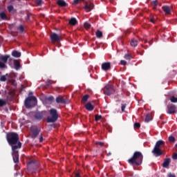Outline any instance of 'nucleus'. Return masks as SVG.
I'll return each instance as SVG.
<instances>
[{
	"mask_svg": "<svg viewBox=\"0 0 177 177\" xmlns=\"http://www.w3.org/2000/svg\"><path fill=\"white\" fill-rule=\"evenodd\" d=\"M104 95H107V96H110V95H113L114 92H115V90L114 89V87L111 85H107L104 88Z\"/></svg>",
	"mask_w": 177,
	"mask_h": 177,
	"instance_id": "0eeeda50",
	"label": "nucleus"
},
{
	"mask_svg": "<svg viewBox=\"0 0 177 177\" xmlns=\"http://www.w3.org/2000/svg\"><path fill=\"white\" fill-rule=\"evenodd\" d=\"M8 59H10V55H5L0 56V60L1 63H3L6 66V63L8 62Z\"/></svg>",
	"mask_w": 177,
	"mask_h": 177,
	"instance_id": "4468645a",
	"label": "nucleus"
},
{
	"mask_svg": "<svg viewBox=\"0 0 177 177\" xmlns=\"http://www.w3.org/2000/svg\"><path fill=\"white\" fill-rule=\"evenodd\" d=\"M77 23H78V21H77V19L74 17L71 18L68 21V24H70V26H75Z\"/></svg>",
	"mask_w": 177,
	"mask_h": 177,
	"instance_id": "aec40b11",
	"label": "nucleus"
},
{
	"mask_svg": "<svg viewBox=\"0 0 177 177\" xmlns=\"http://www.w3.org/2000/svg\"><path fill=\"white\" fill-rule=\"evenodd\" d=\"M167 114H174V113H176V106L174 104L167 105Z\"/></svg>",
	"mask_w": 177,
	"mask_h": 177,
	"instance_id": "1a4fd4ad",
	"label": "nucleus"
},
{
	"mask_svg": "<svg viewBox=\"0 0 177 177\" xmlns=\"http://www.w3.org/2000/svg\"><path fill=\"white\" fill-rule=\"evenodd\" d=\"M156 19H157V17H151L150 19H149V21L151 22V23H152L153 24H156Z\"/></svg>",
	"mask_w": 177,
	"mask_h": 177,
	"instance_id": "72a5a7b5",
	"label": "nucleus"
},
{
	"mask_svg": "<svg viewBox=\"0 0 177 177\" xmlns=\"http://www.w3.org/2000/svg\"><path fill=\"white\" fill-rule=\"evenodd\" d=\"M95 145L97 146H100V147H103V146H104V142H96Z\"/></svg>",
	"mask_w": 177,
	"mask_h": 177,
	"instance_id": "e433bc0d",
	"label": "nucleus"
},
{
	"mask_svg": "<svg viewBox=\"0 0 177 177\" xmlns=\"http://www.w3.org/2000/svg\"><path fill=\"white\" fill-rule=\"evenodd\" d=\"M169 164H171V158H166L162 163L163 168H168V167H169Z\"/></svg>",
	"mask_w": 177,
	"mask_h": 177,
	"instance_id": "f3484780",
	"label": "nucleus"
},
{
	"mask_svg": "<svg viewBox=\"0 0 177 177\" xmlns=\"http://www.w3.org/2000/svg\"><path fill=\"white\" fill-rule=\"evenodd\" d=\"M75 177H81V174H80V173H78V172H76L75 174Z\"/></svg>",
	"mask_w": 177,
	"mask_h": 177,
	"instance_id": "603ef678",
	"label": "nucleus"
},
{
	"mask_svg": "<svg viewBox=\"0 0 177 177\" xmlns=\"http://www.w3.org/2000/svg\"><path fill=\"white\" fill-rule=\"evenodd\" d=\"M164 145H165V142L162 140H159L156 142L155 147L152 150V153L155 157H161V156H163L164 151L161 150V147H163Z\"/></svg>",
	"mask_w": 177,
	"mask_h": 177,
	"instance_id": "7ed1b4c3",
	"label": "nucleus"
},
{
	"mask_svg": "<svg viewBox=\"0 0 177 177\" xmlns=\"http://www.w3.org/2000/svg\"><path fill=\"white\" fill-rule=\"evenodd\" d=\"M130 45L131 46H138V41L135 39H132L131 42H130Z\"/></svg>",
	"mask_w": 177,
	"mask_h": 177,
	"instance_id": "393cba45",
	"label": "nucleus"
},
{
	"mask_svg": "<svg viewBox=\"0 0 177 177\" xmlns=\"http://www.w3.org/2000/svg\"><path fill=\"white\" fill-rule=\"evenodd\" d=\"M147 42V40H145V43L146 44Z\"/></svg>",
	"mask_w": 177,
	"mask_h": 177,
	"instance_id": "680f3d73",
	"label": "nucleus"
},
{
	"mask_svg": "<svg viewBox=\"0 0 177 177\" xmlns=\"http://www.w3.org/2000/svg\"><path fill=\"white\" fill-rule=\"evenodd\" d=\"M162 10L166 13V15H169L171 13V8L168 6H164L162 7Z\"/></svg>",
	"mask_w": 177,
	"mask_h": 177,
	"instance_id": "6ab92c4d",
	"label": "nucleus"
},
{
	"mask_svg": "<svg viewBox=\"0 0 177 177\" xmlns=\"http://www.w3.org/2000/svg\"><path fill=\"white\" fill-rule=\"evenodd\" d=\"M57 5L61 6V8H66L68 4L64 1V0H57Z\"/></svg>",
	"mask_w": 177,
	"mask_h": 177,
	"instance_id": "dca6fc26",
	"label": "nucleus"
},
{
	"mask_svg": "<svg viewBox=\"0 0 177 177\" xmlns=\"http://www.w3.org/2000/svg\"><path fill=\"white\" fill-rule=\"evenodd\" d=\"M95 35L97 38H103V32L102 31L97 30L95 32Z\"/></svg>",
	"mask_w": 177,
	"mask_h": 177,
	"instance_id": "b1692460",
	"label": "nucleus"
},
{
	"mask_svg": "<svg viewBox=\"0 0 177 177\" xmlns=\"http://www.w3.org/2000/svg\"><path fill=\"white\" fill-rule=\"evenodd\" d=\"M19 30H20V31L23 32V25H21L19 26Z\"/></svg>",
	"mask_w": 177,
	"mask_h": 177,
	"instance_id": "864d4df0",
	"label": "nucleus"
},
{
	"mask_svg": "<svg viewBox=\"0 0 177 177\" xmlns=\"http://www.w3.org/2000/svg\"><path fill=\"white\" fill-rule=\"evenodd\" d=\"M0 81L1 82H5V81H6V77H5V75H1L0 77Z\"/></svg>",
	"mask_w": 177,
	"mask_h": 177,
	"instance_id": "4c0bfd02",
	"label": "nucleus"
},
{
	"mask_svg": "<svg viewBox=\"0 0 177 177\" xmlns=\"http://www.w3.org/2000/svg\"><path fill=\"white\" fill-rule=\"evenodd\" d=\"M12 60H13V59L10 58V61L12 62Z\"/></svg>",
	"mask_w": 177,
	"mask_h": 177,
	"instance_id": "052dcab7",
	"label": "nucleus"
},
{
	"mask_svg": "<svg viewBox=\"0 0 177 177\" xmlns=\"http://www.w3.org/2000/svg\"><path fill=\"white\" fill-rule=\"evenodd\" d=\"M110 156H111V152H109V153H107V156H108V157Z\"/></svg>",
	"mask_w": 177,
	"mask_h": 177,
	"instance_id": "6e6d98bb",
	"label": "nucleus"
},
{
	"mask_svg": "<svg viewBox=\"0 0 177 177\" xmlns=\"http://www.w3.org/2000/svg\"><path fill=\"white\" fill-rule=\"evenodd\" d=\"M23 31H24V27L23 28Z\"/></svg>",
	"mask_w": 177,
	"mask_h": 177,
	"instance_id": "e2e57ef3",
	"label": "nucleus"
},
{
	"mask_svg": "<svg viewBox=\"0 0 177 177\" xmlns=\"http://www.w3.org/2000/svg\"><path fill=\"white\" fill-rule=\"evenodd\" d=\"M95 121H100V120H102V115H95Z\"/></svg>",
	"mask_w": 177,
	"mask_h": 177,
	"instance_id": "f704fd0d",
	"label": "nucleus"
},
{
	"mask_svg": "<svg viewBox=\"0 0 177 177\" xmlns=\"http://www.w3.org/2000/svg\"><path fill=\"white\" fill-rule=\"evenodd\" d=\"M50 115L47 117V122H56L57 121V118H59V113H57V110L55 109H51L49 111Z\"/></svg>",
	"mask_w": 177,
	"mask_h": 177,
	"instance_id": "39448f33",
	"label": "nucleus"
},
{
	"mask_svg": "<svg viewBox=\"0 0 177 177\" xmlns=\"http://www.w3.org/2000/svg\"><path fill=\"white\" fill-rule=\"evenodd\" d=\"M19 168H20L17 165H15V169H18Z\"/></svg>",
	"mask_w": 177,
	"mask_h": 177,
	"instance_id": "5fc2aeb1",
	"label": "nucleus"
},
{
	"mask_svg": "<svg viewBox=\"0 0 177 177\" xmlns=\"http://www.w3.org/2000/svg\"><path fill=\"white\" fill-rule=\"evenodd\" d=\"M11 99H13V96H11Z\"/></svg>",
	"mask_w": 177,
	"mask_h": 177,
	"instance_id": "0e129e2a",
	"label": "nucleus"
},
{
	"mask_svg": "<svg viewBox=\"0 0 177 177\" xmlns=\"http://www.w3.org/2000/svg\"><path fill=\"white\" fill-rule=\"evenodd\" d=\"M168 177H176V176H175V174H171V173H169V174H168Z\"/></svg>",
	"mask_w": 177,
	"mask_h": 177,
	"instance_id": "3c124183",
	"label": "nucleus"
},
{
	"mask_svg": "<svg viewBox=\"0 0 177 177\" xmlns=\"http://www.w3.org/2000/svg\"><path fill=\"white\" fill-rule=\"evenodd\" d=\"M85 109L86 110H88V111H93V109H95V106H93V105H92V104H91V102H88L85 105Z\"/></svg>",
	"mask_w": 177,
	"mask_h": 177,
	"instance_id": "a211bd4d",
	"label": "nucleus"
},
{
	"mask_svg": "<svg viewBox=\"0 0 177 177\" xmlns=\"http://www.w3.org/2000/svg\"><path fill=\"white\" fill-rule=\"evenodd\" d=\"M150 121H151V115L148 113L145 117V122H150Z\"/></svg>",
	"mask_w": 177,
	"mask_h": 177,
	"instance_id": "a878e982",
	"label": "nucleus"
},
{
	"mask_svg": "<svg viewBox=\"0 0 177 177\" xmlns=\"http://www.w3.org/2000/svg\"><path fill=\"white\" fill-rule=\"evenodd\" d=\"M84 27L88 29V28H91V24L89 23H84Z\"/></svg>",
	"mask_w": 177,
	"mask_h": 177,
	"instance_id": "a19ab883",
	"label": "nucleus"
},
{
	"mask_svg": "<svg viewBox=\"0 0 177 177\" xmlns=\"http://www.w3.org/2000/svg\"><path fill=\"white\" fill-rule=\"evenodd\" d=\"M0 17L1 20H8V15H6V13H5V12H0Z\"/></svg>",
	"mask_w": 177,
	"mask_h": 177,
	"instance_id": "5701e85b",
	"label": "nucleus"
},
{
	"mask_svg": "<svg viewBox=\"0 0 177 177\" xmlns=\"http://www.w3.org/2000/svg\"><path fill=\"white\" fill-rule=\"evenodd\" d=\"M12 56H13V57H20L21 56V53L17 50H13L12 52Z\"/></svg>",
	"mask_w": 177,
	"mask_h": 177,
	"instance_id": "412c9836",
	"label": "nucleus"
},
{
	"mask_svg": "<svg viewBox=\"0 0 177 177\" xmlns=\"http://www.w3.org/2000/svg\"><path fill=\"white\" fill-rule=\"evenodd\" d=\"M111 68V63L110 62H104L102 64V69L104 71H109Z\"/></svg>",
	"mask_w": 177,
	"mask_h": 177,
	"instance_id": "f8f14e48",
	"label": "nucleus"
},
{
	"mask_svg": "<svg viewBox=\"0 0 177 177\" xmlns=\"http://www.w3.org/2000/svg\"><path fill=\"white\" fill-rule=\"evenodd\" d=\"M40 143H42L44 142V137H42V134L40 135V138L39 139Z\"/></svg>",
	"mask_w": 177,
	"mask_h": 177,
	"instance_id": "09e8293b",
	"label": "nucleus"
},
{
	"mask_svg": "<svg viewBox=\"0 0 177 177\" xmlns=\"http://www.w3.org/2000/svg\"><path fill=\"white\" fill-rule=\"evenodd\" d=\"M169 140L170 141V142H171L172 143H174V142H175V137H174V136H169Z\"/></svg>",
	"mask_w": 177,
	"mask_h": 177,
	"instance_id": "ea45409f",
	"label": "nucleus"
},
{
	"mask_svg": "<svg viewBox=\"0 0 177 177\" xmlns=\"http://www.w3.org/2000/svg\"><path fill=\"white\" fill-rule=\"evenodd\" d=\"M31 132H32V139H35V138H37V136L39 135V132H41V129H39L38 127H32Z\"/></svg>",
	"mask_w": 177,
	"mask_h": 177,
	"instance_id": "9d476101",
	"label": "nucleus"
},
{
	"mask_svg": "<svg viewBox=\"0 0 177 177\" xmlns=\"http://www.w3.org/2000/svg\"><path fill=\"white\" fill-rule=\"evenodd\" d=\"M124 58L126 59V60H132V56L129 54H126L124 55Z\"/></svg>",
	"mask_w": 177,
	"mask_h": 177,
	"instance_id": "473e14b6",
	"label": "nucleus"
},
{
	"mask_svg": "<svg viewBox=\"0 0 177 177\" xmlns=\"http://www.w3.org/2000/svg\"><path fill=\"white\" fill-rule=\"evenodd\" d=\"M34 118L38 121H41L44 118V114L42 112H36L34 115Z\"/></svg>",
	"mask_w": 177,
	"mask_h": 177,
	"instance_id": "2eb2a0df",
	"label": "nucleus"
},
{
	"mask_svg": "<svg viewBox=\"0 0 177 177\" xmlns=\"http://www.w3.org/2000/svg\"><path fill=\"white\" fill-rule=\"evenodd\" d=\"M172 158H173V160H177V153H174Z\"/></svg>",
	"mask_w": 177,
	"mask_h": 177,
	"instance_id": "8fccbe9b",
	"label": "nucleus"
},
{
	"mask_svg": "<svg viewBox=\"0 0 177 177\" xmlns=\"http://www.w3.org/2000/svg\"><path fill=\"white\" fill-rule=\"evenodd\" d=\"M27 86H30V83H28V82H27L26 80H24L23 89H24V88H27Z\"/></svg>",
	"mask_w": 177,
	"mask_h": 177,
	"instance_id": "c9c22d12",
	"label": "nucleus"
},
{
	"mask_svg": "<svg viewBox=\"0 0 177 177\" xmlns=\"http://www.w3.org/2000/svg\"><path fill=\"white\" fill-rule=\"evenodd\" d=\"M80 2H84V0H74V3L75 5H78V3H80Z\"/></svg>",
	"mask_w": 177,
	"mask_h": 177,
	"instance_id": "c03bdc74",
	"label": "nucleus"
},
{
	"mask_svg": "<svg viewBox=\"0 0 177 177\" xmlns=\"http://www.w3.org/2000/svg\"><path fill=\"white\" fill-rule=\"evenodd\" d=\"M55 100L58 104H68V101L64 98L63 96L57 97Z\"/></svg>",
	"mask_w": 177,
	"mask_h": 177,
	"instance_id": "9b49d317",
	"label": "nucleus"
},
{
	"mask_svg": "<svg viewBox=\"0 0 177 177\" xmlns=\"http://www.w3.org/2000/svg\"><path fill=\"white\" fill-rule=\"evenodd\" d=\"M120 64H122V66H127V62L125 60H121Z\"/></svg>",
	"mask_w": 177,
	"mask_h": 177,
	"instance_id": "49530a36",
	"label": "nucleus"
},
{
	"mask_svg": "<svg viewBox=\"0 0 177 177\" xmlns=\"http://www.w3.org/2000/svg\"><path fill=\"white\" fill-rule=\"evenodd\" d=\"M14 66L15 70H19L20 68V62L18 60L13 59Z\"/></svg>",
	"mask_w": 177,
	"mask_h": 177,
	"instance_id": "4be33fe9",
	"label": "nucleus"
},
{
	"mask_svg": "<svg viewBox=\"0 0 177 177\" xmlns=\"http://www.w3.org/2000/svg\"><path fill=\"white\" fill-rule=\"evenodd\" d=\"M35 3L37 6H41L44 5V1L42 0H35Z\"/></svg>",
	"mask_w": 177,
	"mask_h": 177,
	"instance_id": "bb28decb",
	"label": "nucleus"
},
{
	"mask_svg": "<svg viewBox=\"0 0 177 177\" xmlns=\"http://www.w3.org/2000/svg\"><path fill=\"white\" fill-rule=\"evenodd\" d=\"M30 17H31V13L26 12V17H25V20L27 23H30Z\"/></svg>",
	"mask_w": 177,
	"mask_h": 177,
	"instance_id": "c85d7f7f",
	"label": "nucleus"
},
{
	"mask_svg": "<svg viewBox=\"0 0 177 177\" xmlns=\"http://www.w3.org/2000/svg\"><path fill=\"white\" fill-rule=\"evenodd\" d=\"M28 95H29V96H31V95H32V92H29V93H28Z\"/></svg>",
	"mask_w": 177,
	"mask_h": 177,
	"instance_id": "4d7b16f0",
	"label": "nucleus"
},
{
	"mask_svg": "<svg viewBox=\"0 0 177 177\" xmlns=\"http://www.w3.org/2000/svg\"><path fill=\"white\" fill-rule=\"evenodd\" d=\"M128 162L131 165H136L137 167L142 165L143 162V153L140 151H135L133 156L128 160Z\"/></svg>",
	"mask_w": 177,
	"mask_h": 177,
	"instance_id": "f03ea898",
	"label": "nucleus"
},
{
	"mask_svg": "<svg viewBox=\"0 0 177 177\" xmlns=\"http://www.w3.org/2000/svg\"><path fill=\"white\" fill-rule=\"evenodd\" d=\"M6 67V65L0 61V68H5Z\"/></svg>",
	"mask_w": 177,
	"mask_h": 177,
	"instance_id": "37998d69",
	"label": "nucleus"
},
{
	"mask_svg": "<svg viewBox=\"0 0 177 177\" xmlns=\"http://www.w3.org/2000/svg\"><path fill=\"white\" fill-rule=\"evenodd\" d=\"M170 102H171V103H177V97H175L174 95H171L170 97Z\"/></svg>",
	"mask_w": 177,
	"mask_h": 177,
	"instance_id": "cd10ccee",
	"label": "nucleus"
},
{
	"mask_svg": "<svg viewBox=\"0 0 177 177\" xmlns=\"http://www.w3.org/2000/svg\"><path fill=\"white\" fill-rule=\"evenodd\" d=\"M127 107V104H122L121 109H122V111H125V108Z\"/></svg>",
	"mask_w": 177,
	"mask_h": 177,
	"instance_id": "de8ad7c7",
	"label": "nucleus"
},
{
	"mask_svg": "<svg viewBox=\"0 0 177 177\" xmlns=\"http://www.w3.org/2000/svg\"><path fill=\"white\" fill-rule=\"evenodd\" d=\"M7 9H8V12L10 13H11V12H13L15 10V7H13V6L10 5L7 7Z\"/></svg>",
	"mask_w": 177,
	"mask_h": 177,
	"instance_id": "7c9ffc66",
	"label": "nucleus"
},
{
	"mask_svg": "<svg viewBox=\"0 0 177 177\" xmlns=\"http://www.w3.org/2000/svg\"><path fill=\"white\" fill-rule=\"evenodd\" d=\"M37 104H38V100H37V97L35 96H29L24 102V105L26 109H34Z\"/></svg>",
	"mask_w": 177,
	"mask_h": 177,
	"instance_id": "20e7f679",
	"label": "nucleus"
},
{
	"mask_svg": "<svg viewBox=\"0 0 177 177\" xmlns=\"http://www.w3.org/2000/svg\"><path fill=\"white\" fill-rule=\"evenodd\" d=\"M95 7V5L92 3H86L85 6H84V10L86 12H91V10H93V8Z\"/></svg>",
	"mask_w": 177,
	"mask_h": 177,
	"instance_id": "ddd939ff",
	"label": "nucleus"
},
{
	"mask_svg": "<svg viewBox=\"0 0 177 177\" xmlns=\"http://www.w3.org/2000/svg\"><path fill=\"white\" fill-rule=\"evenodd\" d=\"M50 37L53 42H60V39H62V37L55 32H52Z\"/></svg>",
	"mask_w": 177,
	"mask_h": 177,
	"instance_id": "6e6552de",
	"label": "nucleus"
},
{
	"mask_svg": "<svg viewBox=\"0 0 177 177\" xmlns=\"http://www.w3.org/2000/svg\"><path fill=\"white\" fill-rule=\"evenodd\" d=\"M151 4H152L153 6H154V7L158 6V1H157V0L153 1L151 2Z\"/></svg>",
	"mask_w": 177,
	"mask_h": 177,
	"instance_id": "58836bf2",
	"label": "nucleus"
},
{
	"mask_svg": "<svg viewBox=\"0 0 177 177\" xmlns=\"http://www.w3.org/2000/svg\"><path fill=\"white\" fill-rule=\"evenodd\" d=\"M21 91H23V85H21Z\"/></svg>",
	"mask_w": 177,
	"mask_h": 177,
	"instance_id": "bf43d9fd",
	"label": "nucleus"
},
{
	"mask_svg": "<svg viewBox=\"0 0 177 177\" xmlns=\"http://www.w3.org/2000/svg\"><path fill=\"white\" fill-rule=\"evenodd\" d=\"M6 140L11 147L12 156L14 162H19V150L21 149V142L19 134L16 132H8L6 136Z\"/></svg>",
	"mask_w": 177,
	"mask_h": 177,
	"instance_id": "f257e3e1",
	"label": "nucleus"
},
{
	"mask_svg": "<svg viewBox=\"0 0 177 177\" xmlns=\"http://www.w3.org/2000/svg\"><path fill=\"white\" fill-rule=\"evenodd\" d=\"M0 95H1V92H0Z\"/></svg>",
	"mask_w": 177,
	"mask_h": 177,
	"instance_id": "69168bd1",
	"label": "nucleus"
},
{
	"mask_svg": "<svg viewBox=\"0 0 177 177\" xmlns=\"http://www.w3.org/2000/svg\"><path fill=\"white\" fill-rule=\"evenodd\" d=\"M50 81H48V82H47V85H50Z\"/></svg>",
	"mask_w": 177,
	"mask_h": 177,
	"instance_id": "13d9d810",
	"label": "nucleus"
},
{
	"mask_svg": "<svg viewBox=\"0 0 177 177\" xmlns=\"http://www.w3.org/2000/svg\"><path fill=\"white\" fill-rule=\"evenodd\" d=\"M38 167V163L37 162V160L34 159H29L27 162V169L29 171H35Z\"/></svg>",
	"mask_w": 177,
	"mask_h": 177,
	"instance_id": "423d86ee",
	"label": "nucleus"
},
{
	"mask_svg": "<svg viewBox=\"0 0 177 177\" xmlns=\"http://www.w3.org/2000/svg\"><path fill=\"white\" fill-rule=\"evenodd\" d=\"M88 99H89V95H85L82 98V102H88Z\"/></svg>",
	"mask_w": 177,
	"mask_h": 177,
	"instance_id": "2f4dec72",
	"label": "nucleus"
},
{
	"mask_svg": "<svg viewBox=\"0 0 177 177\" xmlns=\"http://www.w3.org/2000/svg\"><path fill=\"white\" fill-rule=\"evenodd\" d=\"M134 127H135L136 128H137V129L140 128V123H139V122H136V123L134 124Z\"/></svg>",
	"mask_w": 177,
	"mask_h": 177,
	"instance_id": "a18cd8bd",
	"label": "nucleus"
},
{
	"mask_svg": "<svg viewBox=\"0 0 177 177\" xmlns=\"http://www.w3.org/2000/svg\"><path fill=\"white\" fill-rule=\"evenodd\" d=\"M47 100L48 102H53V100H55V97H53V96H50L47 98Z\"/></svg>",
	"mask_w": 177,
	"mask_h": 177,
	"instance_id": "79ce46f5",
	"label": "nucleus"
},
{
	"mask_svg": "<svg viewBox=\"0 0 177 177\" xmlns=\"http://www.w3.org/2000/svg\"><path fill=\"white\" fill-rule=\"evenodd\" d=\"M3 106H6V100L0 99V107H3Z\"/></svg>",
	"mask_w": 177,
	"mask_h": 177,
	"instance_id": "c756f323",
	"label": "nucleus"
}]
</instances>
